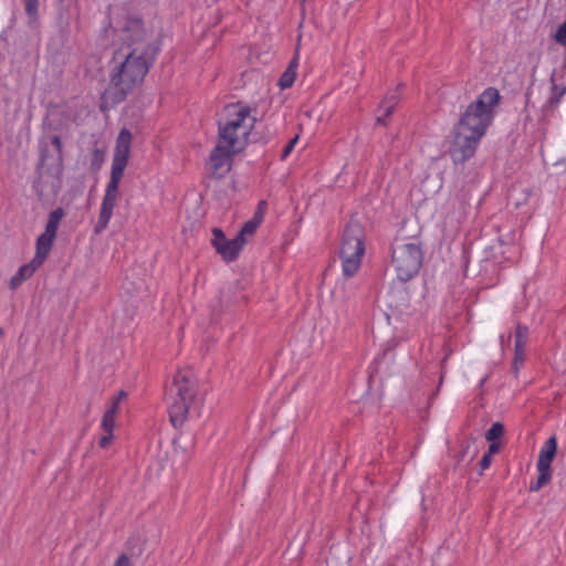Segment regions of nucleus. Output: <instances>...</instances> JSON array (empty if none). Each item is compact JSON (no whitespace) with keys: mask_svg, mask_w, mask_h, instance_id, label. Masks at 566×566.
<instances>
[{"mask_svg":"<svg viewBox=\"0 0 566 566\" xmlns=\"http://www.w3.org/2000/svg\"><path fill=\"white\" fill-rule=\"evenodd\" d=\"M48 254L38 250L35 251L34 258L27 264L22 265L18 272L11 277L9 286L11 290H15L25 280L30 279L34 272L44 263Z\"/></svg>","mask_w":566,"mask_h":566,"instance_id":"14","label":"nucleus"},{"mask_svg":"<svg viewBox=\"0 0 566 566\" xmlns=\"http://www.w3.org/2000/svg\"><path fill=\"white\" fill-rule=\"evenodd\" d=\"M115 417L113 410H106L104 412L101 427L105 432H113L115 428Z\"/></svg>","mask_w":566,"mask_h":566,"instance_id":"23","label":"nucleus"},{"mask_svg":"<svg viewBox=\"0 0 566 566\" xmlns=\"http://www.w3.org/2000/svg\"><path fill=\"white\" fill-rule=\"evenodd\" d=\"M114 566H133V564H132L130 557L128 555L120 554L117 557Z\"/></svg>","mask_w":566,"mask_h":566,"instance_id":"30","label":"nucleus"},{"mask_svg":"<svg viewBox=\"0 0 566 566\" xmlns=\"http://www.w3.org/2000/svg\"><path fill=\"white\" fill-rule=\"evenodd\" d=\"M554 39L557 43L566 46V20L558 27Z\"/></svg>","mask_w":566,"mask_h":566,"instance_id":"25","label":"nucleus"},{"mask_svg":"<svg viewBox=\"0 0 566 566\" xmlns=\"http://www.w3.org/2000/svg\"><path fill=\"white\" fill-rule=\"evenodd\" d=\"M528 339V327L523 324H517L515 329V347H525Z\"/></svg>","mask_w":566,"mask_h":566,"instance_id":"21","label":"nucleus"},{"mask_svg":"<svg viewBox=\"0 0 566 566\" xmlns=\"http://www.w3.org/2000/svg\"><path fill=\"white\" fill-rule=\"evenodd\" d=\"M499 102V91L488 87L467 107L454 125L449 147V155L454 164H463L474 156L480 139L493 119V108Z\"/></svg>","mask_w":566,"mask_h":566,"instance_id":"1","label":"nucleus"},{"mask_svg":"<svg viewBox=\"0 0 566 566\" xmlns=\"http://www.w3.org/2000/svg\"><path fill=\"white\" fill-rule=\"evenodd\" d=\"M65 212L59 207L50 212L49 219L45 226V230L41 233L36 239V249L46 253L49 255L54 240L56 238L57 229L61 220L63 219Z\"/></svg>","mask_w":566,"mask_h":566,"instance_id":"12","label":"nucleus"},{"mask_svg":"<svg viewBox=\"0 0 566 566\" xmlns=\"http://www.w3.org/2000/svg\"><path fill=\"white\" fill-rule=\"evenodd\" d=\"M525 358L524 347L517 348L514 346V359L513 366L515 369H518V365H522Z\"/></svg>","mask_w":566,"mask_h":566,"instance_id":"26","label":"nucleus"},{"mask_svg":"<svg viewBox=\"0 0 566 566\" xmlns=\"http://www.w3.org/2000/svg\"><path fill=\"white\" fill-rule=\"evenodd\" d=\"M491 462H492V457L484 453L480 461L481 470H486L491 465Z\"/></svg>","mask_w":566,"mask_h":566,"instance_id":"31","label":"nucleus"},{"mask_svg":"<svg viewBox=\"0 0 566 566\" xmlns=\"http://www.w3.org/2000/svg\"><path fill=\"white\" fill-rule=\"evenodd\" d=\"M248 136V134L238 129H231L224 133V124L219 122V143L228 145L230 148H233L234 151H241L244 148Z\"/></svg>","mask_w":566,"mask_h":566,"instance_id":"15","label":"nucleus"},{"mask_svg":"<svg viewBox=\"0 0 566 566\" xmlns=\"http://www.w3.org/2000/svg\"><path fill=\"white\" fill-rule=\"evenodd\" d=\"M392 265L400 282L406 283L418 274L422 261L423 252L418 243H403L392 249Z\"/></svg>","mask_w":566,"mask_h":566,"instance_id":"7","label":"nucleus"},{"mask_svg":"<svg viewBox=\"0 0 566 566\" xmlns=\"http://www.w3.org/2000/svg\"><path fill=\"white\" fill-rule=\"evenodd\" d=\"M402 87V84H399L394 92L388 93L384 101L381 102L380 107L385 108V116H390L392 112L395 111L396 106L399 103L400 99V90Z\"/></svg>","mask_w":566,"mask_h":566,"instance_id":"18","label":"nucleus"},{"mask_svg":"<svg viewBox=\"0 0 566 566\" xmlns=\"http://www.w3.org/2000/svg\"><path fill=\"white\" fill-rule=\"evenodd\" d=\"M3 335V329L0 327V336Z\"/></svg>","mask_w":566,"mask_h":566,"instance_id":"36","label":"nucleus"},{"mask_svg":"<svg viewBox=\"0 0 566 566\" xmlns=\"http://www.w3.org/2000/svg\"><path fill=\"white\" fill-rule=\"evenodd\" d=\"M298 66V50L296 49L295 55L290 61L286 70L283 72V74L280 76L277 85L281 87V90L289 88L293 85L296 78V70Z\"/></svg>","mask_w":566,"mask_h":566,"instance_id":"17","label":"nucleus"},{"mask_svg":"<svg viewBox=\"0 0 566 566\" xmlns=\"http://www.w3.org/2000/svg\"><path fill=\"white\" fill-rule=\"evenodd\" d=\"M387 117H388V116H385V113H384L382 115L377 116V118H376V123H377V124H380V125H386V124H387V123H386V118H387Z\"/></svg>","mask_w":566,"mask_h":566,"instance_id":"35","label":"nucleus"},{"mask_svg":"<svg viewBox=\"0 0 566 566\" xmlns=\"http://www.w3.org/2000/svg\"><path fill=\"white\" fill-rule=\"evenodd\" d=\"M50 143L52 153L48 146H41L38 178L33 182V189L40 200L55 196L62 186L63 144L57 135L51 136Z\"/></svg>","mask_w":566,"mask_h":566,"instance_id":"4","label":"nucleus"},{"mask_svg":"<svg viewBox=\"0 0 566 566\" xmlns=\"http://www.w3.org/2000/svg\"><path fill=\"white\" fill-rule=\"evenodd\" d=\"M23 4L29 23L36 22L39 19V0H23Z\"/></svg>","mask_w":566,"mask_h":566,"instance_id":"20","label":"nucleus"},{"mask_svg":"<svg viewBox=\"0 0 566 566\" xmlns=\"http://www.w3.org/2000/svg\"><path fill=\"white\" fill-rule=\"evenodd\" d=\"M118 407H119L118 399H113V398H112V403H111V406L107 408V410H113V411H114V416H116V413H117V411H118Z\"/></svg>","mask_w":566,"mask_h":566,"instance_id":"33","label":"nucleus"},{"mask_svg":"<svg viewBox=\"0 0 566 566\" xmlns=\"http://www.w3.org/2000/svg\"><path fill=\"white\" fill-rule=\"evenodd\" d=\"M549 82H551V93H549L547 101L543 105L544 112L555 111L558 107L562 97L566 94V86L556 84L555 72L552 73Z\"/></svg>","mask_w":566,"mask_h":566,"instance_id":"16","label":"nucleus"},{"mask_svg":"<svg viewBox=\"0 0 566 566\" xmlns=\"http://www.w3.org/2000/svg\"><path fill=\"white\" fill-rule=\"evenodd\" d=\"M364 240V229L358 222L345 226L339 250L344 276L352 277L359 270L365 254Z\"/></svg>","mask_w":566,"mask_h":566,"instance_id":"6","label":"nucleus"},{"mask_svg":"<svg viewBox=\"0 0 566 566\" xmlns=\"http://www.w3.org/2000/svg\"><path fill=\"white\" fill-rule=\"evenodd\" d=\"M127 397V394L124 390H120L117 396L113 397V399H118V403Z\"/></svg>","mask_w":566,"mask_h":566,"instance_id":"34","label":"nucleus"},{"mask_svg":"<svg viewBox=\"0 0 566 566\" xmlns=\"http://www.w3.org/2000/svg\"><path fill=\"white\" fill-rule=\"evenodd\" d=\"M557 452V438L549 437L542 447L537 459L538 476L535 482L530 484V492H537L546 485L552 479V462Z\"/></svg>","mask_w":566,"mask_h":566,"instance_id":"9","label":"nucleus"},{"mask_svg":"<svg viewBox=\"0 0 566 566\" xmlns=\"http://www.w3.org/2000/svg\"><path fill=\"white\" fill-rule=\"evenodd\" d=\"M261 223L262 222H260V220H256L254 218L247 221L241 228V230L237 233V241H239L242 244V247H244L247 242L245 237L254 234V232L256 231Z\"/></svg>","mask_w":566,"mask_h":566,"instance_id":"19","label":"nucleus"},{"mask_svg":"<svg viewBox=\"0 0 566 566\" xmlns=\"http://www.w3.org/2000/svg\"><path fill=\"white\" fill-rule=\"evenodd\" d=\"M130 142V132L126 128H123L117 137L112 161L111 178L102 199L97 222L94 226L95 234L102 233L107 228L108 222L113 216V210L118 198L119 184L129 159Z\"/></svg>","mask_w":566,"mask_h":566,"instance_id":"3","label":"nucleus"},{"mask_svg":"<svg viewBox=\"0 0 566 566\" xmlns=\"http://www.w3.org/2000/svg\"><path fill=\"white\" fill-rule=\"evenodd\" d=\"M123 41L126 45V50L140 49L144 53H150L153 50L154 54H158L160 51V42L148 33L144 27V21L140 17L128 15L125 19L122 28Z\"/></svg>","mask_w":566,"mask_h":566,"instance_id":"8","label":"nucleus"},{"mask_svg":"<svg viewBox=\"0 0 566 566\" xmlns=\"http://www.w3.org/2000/svg\"><path fill=\"white\" fill-rule=\"evenodd\" d=\"M196 395L197 389L192 371L189 369L178 370L165 395L169 419L175 428L181 427L187 420L189 408Z\"/></svg>","mask_w":566,"mask_h":566,"instance_id":"5","label":"nucleus"},{"mask_svg":"<svg viewBox=\"0 0 566 566\" xmlns=\"http://www.w3.org/2000/svg\"><path fill=\"white\" fill-rule=\"evenodd\" d=\"M489 442H490V446H489L488 452H485V453L492 457V454L499 452L500 442H496V441H489Z\"/></svg>","mask_w":566,"mask_h":566,"instance_id":"32","label":"nucleus"},{"mask_svg":"<svg viewBox=\"0 0 566 566\" xmlns=\"http://www.w3.org/2000/svg\"><path fill=\"white\" fill-rule=\"evenodd\" d=\"M226 109L232 118L224 123V133L231 129H238L249 135L250 129L255 123V118L251 117V108L238 103L228 105Z\"/></svg>","mask_w":566,"mask_h":566,"instance_id":"10","label":"nucleus"},{"mask_svg":"<svg viewBox=\"0 0 566 566\" xmlns=\"http://www.w3.org/2000/svg\"><path fill=\"white\" fill-rule=\"evenodd\" d=\"M106 434L103 436L99 441H98V446L103 449H106L111 446L113 439H114V436H113V432H105Z\"/></svg>","mask_w":566,"mask_h":566,"instance_id":"29","label":"nucleus"},{"mask_svg":"<svg viewBox=\"0 0 566 566\" xmlns=\"http://www.w3.org/2000/svg\"><path fill=\"white\" fill-rule=\"evenodd\" d=\"M144 53L140 49L115 52V65L109 76V85L102 95L105 105H117L122 103L127 94L144 82L145 76L155 63L157 55L153 50Z\"/></svg>","mask_w":566,"mask_h":566,"instance_id":"2","label":"nucleus"},{"mask_svg":"<svg viewBox=\"0 0 566 566\" xmlns=\"http://www.w3.org/2000/svg\"><path fill=\"white\" fill-rule=\"evenodd\" d=\"M104 161V151L95 148L92 153L91 167L94 170H98Z\"/></svg>","mask_w":566,"mask_h":566,"instance_id":"24","label":"nucleus"},{"mask_svg":"<svg viewBox=\"0 0 566 566\" xmlns=\"http://www.w3.org/2000/svg\"><path fill=\"white\" fill-rule=\"evenodd\" d=\"M239 151H234L228 145L219 143L210 153L209 160L213 174L222 177L231 168L232 157Z\"/></svg>","mask_w":566,"mask_h":566,"instance_id":"13","label":"nucleus"},{"mask_svg":"<svg viewBox=\"0 0 566 566\" xmlns=\"http://www.w3.org/2000/svg\"><path fill=\"white\" fill-rule=\"evenodd\" d=\"M212 235L211 244L216 249L217 253L220 254L226 262L237 260L239 253L243 249L242 244L237 241V237L232 240L227 239L224 232L220 228H213Z\"/></svg>","mask_w":566,"mask_h":566,"instance_id":"11","label":"nucleus"},{"mask_svg":"<svg viewBox=\"0 0 566 566\" xmlns=\"http://www.w3.org/2000/svg\"><path fill=\"white\" fill-rule=\"evenodd\" d=\"M298 140V137L295 136L294 138H292L286 145L285 147L283 148L282 150V155H281V159L284 160L286 159V157L291 154V151L293 150L295 144L297 143Z\"/></svg>","mask_w":566,"mask_h":566,"instance_id":"27","label":"nucleus"},{"mask_svg":"<svg viewBox=\"0 0 566 566\" xmlns=\"http://www.w3.org/2000/svg\"><path fill=\"white\" fill-rule=\"evenodd\" d=\"M505 432V428L501 422H494L491 428L485 432V439L488 441H496Z\"/></svg>","mask_w":566,"mask_h":566,"instance_id":"22","label":"nucleus"},{"mask_svg":"<svg viewBox=\"0 0 566 566\" xmlns=\"http://www.w3.org/2000/svg\"><path fill=\"white\" fill-rule=\"evenodd\" d=\"M266 207H268V203L266 201L264 200H261L256 207V211L254 212V216L253 218L256 219V220H260V222L263 221V216L265 213V210H266Z\"/></svg>","mask_w":566,"mask_h":566,"instance_id":"28","label":"nucleus"}]
</instances>
